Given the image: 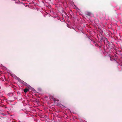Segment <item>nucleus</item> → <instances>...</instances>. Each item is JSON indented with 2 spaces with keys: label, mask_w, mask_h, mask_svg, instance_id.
Returning a JSON list of instances; mask_svg holds the SVG:
<instances>
[{
  "label": "nucleus",
  "mask_w": 122,
  "mask_h": 122,
  "mask_svg": "<svg viewBox=\"0 0 122 122\" xmlns=\"http://www.w3.org/2000/svg\"><path fill=\"white\" fill-rule=\"evenodd\" d=\"M20 82L23 84L26 85H27V83H25V82H24L22 80H21V81Z\"/></svg>",
  "instance_id": "3"
},
{
  "label": "nucleus",
  "mask_w": 122,
  "mask_h": 122,
  "mask_svg": "<svg viewBox=\"0 0 122 122\" xmlns=\"http://www.w3.org/2000/svg\"><path fill=\"white\" fill-rule=\"evenodd\" d=\"M13 76H15V79L19 81L20 82L21 81V79H20L18 77L15 76V75H14V74H13Z\"/></svg>",
  "instance_id": "1"
},
{
  "label": "nucleus",
  "mask_w": 122,
  "mask_h": 122,
  "mask_svg": "<svg viewBox=\"0 0 122 122\" xmlns=\"http://www.w3.org/2000/svg\"><path fill=\"white\" fill-rule=\"evenodd\" d=\"M11 75V76H12V75Z\"/></svg>",
  "instance_id": "6"
},
{
  "label": "nucleus",
  "mask_w": 122,
  "mask_h": 122,
  "mask_svg": "<svg viewBox=\"0 0 122 122\" xmlns=\"http://www.w3.org/2000/svg\"><path fill=\"white\" fill-rule=\"evenodd\" d=\"M91 13L90 12H87L86 14V15L90 16L91 15Z\"/></svg>",
  "instance_id": "2"
},
{
  "label": "nucleus",
  "mask_w": 122,
  "mask_h": 122,
  "mask_svg": "<svg viewBox=\"0 0 122 122\" xmlns=\"http://www.w3.org/2000/svg\"><path fill=\"white\" fill-rule=\"evenodd\" d=\"M24 92L25 93H26L28 92V91H29V90L27 88H25L24 89Z\"/></svg>",
  "instance_id": "4"
},
{
  "label": "nucleus",
  "mask_w": 122,
  "mask_h": 122,
  "mask_svg": "<svg viewBox=\"0 0 122 122\" xmlns=\"http://www.w3.org/2000/svg\"><path fill=\"white\" fill-rule=\"evenodd\" d=\"M56 101H59V100H57Z\"/></svg>",
  "instance_id": "5"
}]
</instances>
